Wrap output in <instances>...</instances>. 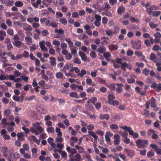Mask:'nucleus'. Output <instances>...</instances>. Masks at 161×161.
<instances>
[{"label": "nucleus", "instance_id": "nucleus-1", "mask_svg": "<svg viewBox=\"0 0 161 161\" xmlns=\"http://www.w3.org/2000/svg\"><path fill=\"white\" fill-rule=\"evenodd\" d=\"M137 147L139 148H143L147 146L148 143L147 140H142L141 139H138L136 142Z\"/></svg>", "mask_w": 161, "mask_h": 161}, {"label": "nucleus", "instance_id": "nucleus-2", "mask_svg": "<svg viewBox=\"0 0 161 161\" xmlns=\"http://www.w3.org/2000/svg\"><path fill=\"white\" fill-rule=\"evenodd\" d=\"M41 122H37L33 124V126L34 128L36 129V130H37L40 133H42L44 130L43 128L40 126Z\"/></svg>", "mask_w": 161, "mask_h": 161}, {"label": "nucleus", "instance_id": "nucleus-3", "mask_svg": "<svg viewBox=\"0 0 161 161\" xmlns=\"http://www.w3.org/2000/svg\"><path fill=\"white\" fill-rule=\"evenodd\" d=\"M141 41L140 40H138L134 42L133 45V47L134 48L138 50L141 48Z\"/></svg>", "mask_w": 161, "mask_h": 161}, {"label": "nucleus", "instance_id": "nucleus-4", "mask_svg": "<svg viewBox=\"0 0 161 161\" xmlns=\"http://www.w3.org/2000/svg\"><path fill=\"white\" fill-rule=\"evenodd\" d=\"M154 36L155 37L154 40L155 43H158L160 42L161 37V34L159 32H157L154 34Z\"/></svg>", "mask_w": 161, "mask_h": 161}, {"label": "nucleus", "instance_id": "nucleus-5", "mask_svg": "<svg viewBox=\"0 0 161 161\" xmlns=\"http://www.w3.org/2000/svg\"><path fill=\"white\" fill-rule=\"evenodd\" d=\"M155 43L153 38H150L149 39H146L144 41V43L147 47L151 46V44H153Z\"/></svg>", "mask_w": 161, "mask_h": 161}, {"label": "nucleus", "instance_id": "nucleus-6", "mask_svg": "<svg viewBox=\"0 0 161 161\" xmlns=\"http://www.w3.org/2000/svg\"><path fill=\"white\" fill-rule=\"evenodd\" d=\"M114 144L115 145H117L119 144L120 140L119 135L118 134H115L114 136Z\"/></svg>", "mask_w": 161, "mask_h": 161}, {"label": "nucleus", "instance_id": "nucleus-7", "mask_svg": "<svg viewBox=\"0 0 161 161\" xmlns=\"http://www.w3.org/2000/svg\"><path fill=\"white\" fill-rule=\"evenodd\" d=\"M125 9L123 6L119 7L118 8L117 12L118 14L119 15H121L122 13L125 12Z\"/></svg>", "mask_w": 161, "mask_h": 161}, {"label": "nucleus", "instance_id": "nucleus-8", "mask_svg": "<svg viewBox=\"0 0 161 161\" xmlns=\"http://www.w3.org/2000/svg\"><path fill=\"white\" fill-rule=\"evenodd\" d=\"M23 30L27 31L28 33L30 34H27L28 35H30L31 36L32 35V34L31 33V31H32V29L31 25H28L27 26L23 27Z\"/></svg>", "mask_w": 161, "mask_h": 161}, {"label": "nucleus", "instance_id": "nucleus-9", "mask_svg": "<svg viewBox=\"0 0 161 161\" xmlns=\"http://www.w3.org/2000/svg\"><path fill=\"white\" fill-rule=\"evenodd\" d=\"M45 42H39V45L41 48V50L43 51H47L48 49L45 46Z\"/></svg>", "mask_w": 161, "mask_h": 161}, {"label": "nucleus", "instance_id": "nucleus-10", "mask_svg": "<svg viewBox=\"0 0 161 161\" xmlns=\"http://www.w3.org/2000/svg\"><path fill=\"white\" fill-rule=\"evenodd\" d=\"M150 101L151 107L154 108H156L157 104L156 102V100L153 97H152Z\"/></svg>", "mask_w": 161, "mask_h": 161}, {"label": "nucleus", "instance_id": "nucleus-11", "mask_svg": "<svg viewBox=\"0 0 161 161\" xmlns=\"http://www.w3.org/2000/svg\"><path fill=\"white\" fill-rule=\"evenodd\" d=\"M8 150V148L6 147H3L2 148L1 151L3 153V156L5 157H7L8 156L7 152Z\"/></svg>", "mask_w": 161, "mask_h": 161}, {"label": "nucleus", "instance_id": "nucleus-12", "mask_svg": "<svg viewBox=\"0 0 161 161\" xmlns=\"http://www.w3.org/2000/svg\"><path fill=\"white\" fill-rule=\"evenodd\" d=\"M79 54L81 57V59L83 61H86L87 59V57L86 56L85 53L81 51H79Z\"/></svg>", "mask_w": 161, "mask_h": 161}, {"label": "nucleus", "instance_id": "nucleus-13", "mask_svg": "<svg viewBox=\"0 0 161 161\" xmlns=\"http://www.w3.org/2000/svg\"><path fill=\"white\" fill-rule=\"evenodd\" d=\"M88 133L89 135H91L94 138V140L95 141H97V139L98 138V136L96 135V133L92 131H89Z\"/></svg>", "mask_w": 161, "mask_h": 161}, {"label": "nucleus", "instance_id": "nucleus-14", "mask_svg": "<svg viewBox=\"0 0 161 161\" xmlns=\"http://www.w3.org/2000/svg\"><path fill=\"white\" fill-rule=\"evenodd\" d=\"M13 43L14 46L17 47L18 48H20L21 47L22 42L19 40L14 41Z\"/></svg>", "mask_w": 161, "mask_h": 161}, {"label": "nucleus", "instance_id": "nucleus-15", "mask_svg": "<svg viewBox=\"0 0 161 161\" xmlns=\"http://www.w3.org/2000/svg\"><path fill=\"white\" fill-rule=\"evenodd\" d=\"M51 65L52 66H54L56 64V59L54 57H51L50 58Z\"/></svg>", "mask_w": 161, "mask_h": 161}, {"label": "nucleus", "instance_id": "nucleus-16", "mask_svg": "<svg viewBox=\"0 0 161 161\" xmlns=\"http://www.w3.org/2000/svg\"><path fill=\"white\" fill-rule=\"evenodd\" d=\"M109 115L108 114L101 115L99 117L100 119L102 120L105 119L107 120H108L109 119Z\"/></svg>", "mask_w": 161, "mask_h": 161}, {"label": "nucleus", "instance_id": "nucleus-17", "mask_svg": "<svg viewBox=\"0 0 161 161\" xmlns=\"http://www.w3.org/2000/svg\"><path fill=\"white\" fill-rule=\"evenodd\" d=\"M156 58L157 57L154 53H151L149 58L150 60H153L154 63H156Z\"/></svg>", "mask_w": 161, "mask_h": 161}, {"label": "nucleus", "instance_id": "nucleus-18", "mask_svg": "<svg viewBox=\"0 0 161 161\" xmlns=\"http://www.w3.org/2000/svg\"><path fill=\"white\" fill-rule=\"evenodd\" d=\"M69 96L71 97H74L75 98H79V95H78L77 93L76 92H72L70 93Z\"/></svg>", "mask_w": 161, "mask_h": 161}, {"label": "nucleus", "instance_id": "nucleus-19", "mask_svg": "<svg viewBox=\"0 0 161 161\" xmlns=\"http://www.w3.org/2000/svg\"><path fill=\"white\" fill-rule=\"evenodd\" d=\"M106 50V49L105 47L104 46H100L97 49V51L98 52H99L100 53H103Z\"/></svg>", "mask_w": 161, "mask_h": 161}, {"label": "nucleus", "instance_id": "nucleus-20", "mask_svg": "<svg viewBox=\"0 0 161 161\" xmlns=\"http://www.w3.org/2000/svg\"><path fill=\"white\" fill-rule=\"evenodd\" d=\"M121 66L120 67L124 71H125V68L126 67H128V65L126 62H122L120 64Z\"/></svg>", "mask_w": 161, "mask_h": 161}, {"label": "nucleus", "instance_id": "nucleus-21", "mask_svg": "<svg viewBox=\"0 0 161 161\" xmlns=\"http://www.w3.org/2000/svg\"><path fill=\"white\" fill-rule=\"evenodd\" d=\"M108 103L109 104L111 105H118L119 104V102L117 100H115L114 101H111L109 102H108Z\"/></svg>", "mask_w": 161, "mask_h": 161}, {"label": "nucleus", "instance_id": "nucleus-22", "mask_svg": "<svg viewBox=\"0 0 161 161\" xmlns=\"http://www.w3.org/2000/svg\"><path fill=\"white\" fill-rule=\"evenodd\" d=\"M63 75V73L60 72H57L55 74V76L58 79L62 78Z\"/></svg>", "mask_w": 161, "mask_h": 161}, {"label": "nucleus", "instance_id": "nucleus-23", "mask_svg": "<svg viewBox=\"0 0 161 161\" xmlns=\"http://www.w3.org/2000/svg\"><path fill=\"white\" fill-rule=\"evenodd\" d=\"M23 5V3L20 1H16L15 3V5L17 7H21Z\"/></svg>", "mask_w": 161, "mask_h": 161}, {"label": "nucleus", "instance_id": "nucleus-24", "mask_svg": "<svg viewBox=\"0 0 161 161\" xmlns=\"http://www.w3.org/2000/svg\"><path fill=\"white\" fill-rule=\"evenodd\" d=\"M108 102H109L111 101H113L115 98V97L113 95L109 94L108 96Z\"/></svg>", "mask_w": 161, "mask_h": 161}, {"label": "nucleus", "instance_id": "nucleus-25", "mask_svg": "<svg viewBox=\"0 0 161 161\" xmlns=\"http://www.w3.org/2000/svg\"><path fill=\"white\" fill-rule=\"evenodd\" d=\"M58 34V35H60V37H64V30L62 29L61 28H60L59 29V30Z\"/></svg>", "mask_w": 161, "mask_h": 161}, {"label": "nucleus", "instance_id": "nucleus-26", "mask_svg": "<svg viewBox=\"0 0 161 161\" xmlns=\"http://www.w3.org/2000/svg\"><path fill=\"white\" fill-rule=\"evenodd\" d=\"M86 70L84 69H82L81 70L80 73L77 75V76L83 77L84 75L86 74Z\"/></svg>", "mask_w": 161, "mask_h": 161}, {"label": "nucleus", "instance_id": "nucleus-27", "mask_svg": "<svg viewBox=\"0 0 161 161\" xmlns=\"http://www.w3.org/2000/svg\"><path fill=\"white\" fill-rule=\"evenodd\" d=\"M10 114V110L9 109H5L3 112V114L6 116H8Z\"/></svg>", "mask_w": 161, "mask_h": 161}, {"label": "nucleus", "instance_id": "nucleus-28", "mask_svg": "<svg viewBox=\"0 0 161 161\" xmlns=\"http://www.w3.org/2000/svg\"><path fill=\"white\" fill-rule=\"evenodd\" d=\"M59 22L64 25H66L67 23V21L66 19L63 18L59 19Z\"/></svg>", "mask_w": 161, "mask_h": 161}, {"label": "nucleus", "instance_id": "nucleus-29", "mask_svg": "<svg viewBox=\"0 0 161 161\" xmlns=\"http://www.w3.org/2000/svg\"><path fill=\"white\" fill-rule=\"evenodd\" d=\"M153 10L151 7L146 8V11L149 15H151L153 13Z\"/></svg>", "mask_w": 161, "mask_h": 161}, {"label": "nucleus", "instance_id": "nucleus-30", "mask_svg": "<svg viewBox=\"0 0 161 161\" xmlns=\"http://www.w3.org/2000/svg\"><path fill=\"white\" fill-rule=\"evenodd\" d=\"M49 26H51L54 28H57L58 27V23H56L55 22L52 21L49 25Z\"/></svg>", "mask_w": 161, "mask_h": 161}, {"label": "nucleus", "instance_id": "nucleus-31", "mask_svg": "<svg viewBox=\"0 0 161 161\" xmlns=\"http://www.w3.org/2000/svg\"><path fill=\"white\" fill-rule=\"evenodd\" d=\"M127 55L128 56H131L132 55L134 54V52L131 50L129 49L127 52Z\"/></svg>", "mask_w": 161, "mask_h": 161}, {"label": "nucleus", "instance_id": "nucleus-32", "mask_svg": "<svg viewBox=\"0 0 161 161\" xmlns=\"http://www.w3.org/2000/svg\"><path fill=\"white\" fill-rule=\"evenodd\" d=\"M95 89L94 88L92 87H90L87 89L86 92L87 93L93 92H94Z\"/></svg>", "mask_w": 161, "mask_h": 161}, {"label": "nucleus", "instance_id": "nucleus-33", "mask_svg": "<svg viewBox=\"0 0 161 161\" xmlns=\"http://www.w3.org/2000/svg\"><path fill=\"white\" fill-rule=\"evenodd\" d=\"M149 25L150 27L152 29L158 26V25L154 24L152 22H150L149 23Z\"/></svg>", "mask_w": 161, "mask_h": 161}, {"label": "nucleus", "instance_id": "nucleus-34", "mask_svg": "<svg viewBox=\"0 0 161 161\" xmlns=\"http://www.w3.org/2000/svg\"><path fill=\"white\" fill-rule=\"evenodd\" d=\"M110 128L112 129L117 130L118 128V125L115 124H113L110 125Z\"/></svg>", "mask_w": 161, "mask_h": 161}, {"label": "nucleus", "instance_id": "nucleus-35", "mask_svg": "<svg viewBox=\"0 0 161 161\" xmlns=\"http://www.w3.org/2000/svg\"><path fill=\"white\" fill-rule=\"evenodd\" d=\"M161 13V12L159 11L155 12L153 11V15L155 17H157Z\"/></svg>", "mask_w": 161, "mask_h": 161}, {"label": "nucleus", "instance_id": "nucleus-36", "mask_svg": "<svg viewBox=\"0 0 161 161\" xmlns=\"http://www.w3.org/2000/svg\"><path fill=\"white\" fill-rule=\"evenodd\" d=\"M36 96L35 95L31 96L29 97H26L25 99L26 100L30 101L32 100L33 99L35 98Z\"/></svg>", "mask_w": 161, "mask_h": 161}, {"label": "nucleus", "instance_id": "nucleus-37", "mask_svg": "<svg viewBox=\"0 0 161 161\" xmlns=\"http://www.w3.org/2000/svg\"><path fill=\"white\" fill-rule=\"evenodd\" d=\"M42 35L43 36H47L49 34V32L47 30H44L41 32Z\"/></svg>", "mask_w": 161, "mask_h": 161}, {"label": "nucleus", "instance_id": "nucleus-38", "mask_svg": "<svg viewBox=\"0 0 161 161\" xmlns=\"http://www.w3.org/2000/svg\"><path fill=\"white\" fill-rule=\"evenodd\" d=\"M107 86L108 87L111 91L114 90L116 87L114 84H110L107 85Z\"/></svg>", "mask_w": 161, "mask_h": 161}, {"label": "nucleus", "instance_id": "nucleus-39", "mask_svg": "<svg viewBox=\"0 0 161 161\" xmlns=\"http://www.w3.org/2000/svg\"><path fill=\"white\" fill-rule=\"evenodd\" d=\"M47 130L49 133H53L54 131V128L53 127H48Z\"/></svg>", "mask_w": 161, "mask_h": 161}, {"label": "nucleus", "instance_id": "nucleus-40", "mask_svg": "<svg viewBox=\"0 0 161 161\" xmlns=\"http://www.w3.org/2000/svg\"><path fill=\"white\" fill-rule=\"evenodd\" d=\"M94 105L95 106V108L97 109H99L101 107V103L99 102H97V103H95Z\"/></svg>", "mask_w": 161, "mask_h": 161}, {"label": "nucleus", "instance_id": "nucleus-41", "mask_svg": "<svg viewBox=\"0 0 161 161\" xmlns=\"http://www.w3.org/2000/svg\"><path fill=\"white\" fill-rule=\"evenodd\" d=\"M143 36L145 38H149L150 39V38H153L151 37V35L147 33L143 34Z\"/></svg>", "mask_w": 161, "mask_h": 161}, {"label": "nucleus", "instance_id": "nucleus-42", "mask_svg": "<svg viewBox=\"0 0 161 161\" xmlns=\"http://www.w3.org/2000/svg\"><path fill=\"white\" fill-rule=\"evenodd\" d=\"M63 140V138L62 137V136H58L56 139H55V142H62Z\"/></svg>", "mask_w": 161, "mask_h": 161}, {"label": "nucleus", "instance_id": "nucleus-43", "mask_svg": "<svg viewBox=\"0 0 161 161\" xmlns=\"http://www.w3.org/2000/svg\"><path fill=\"white\" fill-rule=\"evenodd\" d=\"M154 155V153L152 151H149L147 153V156L148 158H151Z\"/></svg>", "mask_w": 161, "mask_h": 161}, {"label": "nucleus", "instance_id": "nucleus-44", "mask_svg": "<svg viewBox=\"0 0 161 161\" xmlns=\"http://www.w3.org/2000/svg\"><path fill=\"white\" fill-rule=\"evenodd\" d=\"M69 65L67 64H65L64 66V68L62 69V71L64 72V71H66V70H68L69 69Z\"/></svg>", "mask_w": 161, "mask_h": 161}, {"label": "nucleus", "instance_id": "nucleus-45", "mask_svg": "<svg viewBox=\"0 0 161 161\" xmlns=\"http://www.w3.org/2000/svg\"><path fill=\"white\" fill-rule=\"evenodd\" d=\"M150 147L153 149H155V151H156L157 149L158 148V146L157 145L153 143H152L150 144Z\"/></svg>", "mask_w": 161, "mask_h": 161}, {"label": "nucleus", "instance_id": "nucleus-46", "mask_svg": "<svg viewBox=\"0 0 161 161\" xmlns=\"http://www.w3.org/2000/svg\"><path fill=\"white\" fill-rule=\"evenodd\" d=\"M108 19L106 17H103L102 18V23L105 25L108 22Z\"/></svg>", "mask_w": 161, "mask_h": 161}, {"label": "nucleus", "instance_id": "nucleus-47", "mask_svg": "<svg viewBox=\"0 0 161 161\" xmlns=\"http://www.w3.org/2000/svg\"><path fill=\"white\" fill-rule=\"evenodd\" d=\"M7 31V33L10 36H12L14 34V31L12 29H8Z\"/></svg>", "mask_w": 161, "mask_h": 161}, {"label": "nucleus", "instance_id": "nucleus-48", "mask_svg": "<svg viewBox=\"0 0 161 161\" xmlns=\"http://www.w3.org/2000/svg\"><path fill=\"white\" fill-rule=\"evenodd\" d=\"M6 23L9 27H10L12 25V22L9 19H8L6 20Z\"/></svg>", "mask_w": 161, "mask_h": 161}, {"label": "nucleus", "instance_id": "nucleus-49", "mask_svg": "<svg viewBox=\"0 0 161 161\" xmlns=\"http://www.w3.org/2000/svg\"><path fill=\"white\" fill-rule=\"evenodd\" d=\"M24 149L26 151H28L29 149V145L26 143L24 144L23 146Z\"/></svg>", "mask_w": 161, "mask_h": 161}, {"label": "nucleus", "instance_id": "nucleus-50", "mask_svg": "<svg viewBox=\"0 0 161 161\" xmlns=\"http://www.w3.org/2000/svg\"><path fill=\"white\" fill-rule=\"evenodd\" d=\"M13 99L15 101H18L19 102H21L20 100L19 99V96L14 95L13 96Z\"/></svg>", "mask_w": 161, "mask_h": 161}, {"label": "nucleus", "instance_id": "nucleus-51", "mask_svg": "<svg viewBox=\"0 0 161 161\" xmlns=\"http://www.w3.org/2000/svg\"><path fill=\"white\" fill-rule=\"evenodd\" d=\"M95 18L96 19L95 21H100L101 20V16L98 14H96L95 16Z\"/></svg>", "mask_w": 161, "mask_h": 161}, {"label": "nucleus", "instance_id": "nucleus-52", "mask_svg": "<svg viewBox=\"0 0 161 161\" xmlns=\"http://www.w3.org/2000/svg\"><path fill=\"white\" fill-rule=\"evenodd\" d=\"M90 55L92 58H95L97 56L96 53L93 51H92L90 52Z\"/></svg>", "mask_w": 161, "mask_h": 161}, {"label": "nucleus", "instance_id": "nucleus-53", "mask_svg": "<svg viewBox=\"0 0 161 161\" xmlns=\"http://www.w3.org/2000/svg\"><path fill=\"white\" fill-rule=\"evenodd\" d=\"M74 63L78 64H80L81 63L80 59L77 58H76L74 59Z\"/></svg>", "mask_w": 161, "mask_h": 161}, {"label": "nucleus", "instance_id": "nucleus-54", "mask_svg": "<svg viewBox=\"0 0 161 161\" xmlns=\"http://www.w3.org/2000/svg\"><path fill=\"white\" fill-rule=\"evenodd\" d=\"M160 49L159 46L157 45H155L153 46V47L152 50L153 51H156L159 50Z\"/></svg>", "mask_w": 161, "mask_h": 161}, {"label": "nucleus", "instance_id": "nucleus-55", "mask_svg": "<svg viewBox=\"0 0 161 161\" xmlns=\"http://www.w3.org/2000/svg\"><path fill=\"white\" fill-rule=\"evenodd\" d=\"M127 81L130 84L133 83L135 82V80L133 78H131L130 79H128Z\"/></svg>", "mask_w": 161, "mask_h": 161}, {"label": "nucleus", "instance_id": "nucleus-56", "mask_svg": "<svg viewBox=\"0 0 161 161\" xmlns=\"http://www.w3.org/2000/svg\"><path fill=\"white\" fill-rule=\"evenodd\" d=\"M109 2L111 6H113L117 3V0H109Z\"/></svg>", "mask_w": 161, "mask_h": 161}, {"label": "nucleus", "instance_id": "nucleus-57", "mask_svg": "<svg viewBox=\"0 0 161 161\" xmlns=\"http://www.w3.org/2000/svg\"><path fill=\"white\" fill-rule=\"evenodd\" d=\"M14 75L17 77L21 75V73L17 70H15L14 72Z\"/></svg>", "mask_w": 161, "mask_h": 161}, {"label": "nucleus", "instance_id": "nucleus-58", "mask_svg": "<svg viewBox=\"0 0 161 161\" xmlns=\"http://www.w3.org/2000/svg\"><path fill=\"white\" fill-rule=\"evenodd\" d=\"M20 78L25 82L28 81L29 79L28 77L25 75L21 76Z\"/></svg>", "mask_w": 161, "mask_h": 161}, {"label": "nucleus", "instance_id": "nucleus-59", "mask_svg": "<svg viewBox=\"0 0 161 161\" xmlns=\"http://www.w3.org/2000/svg\"><path fill=\"white\" fill-rule=\"evenodd\" d=\"M157 89L156 90V91L158 92H159L161 91V83H158L157 85Z\"/></svg>", "mask_w": 161, "mask_h": 161}, {"label": "nucleus", "instance_id": "nucleus-60", "mask_svg": "<svg viewBox=\"0 0 161 161\" xmlns=\"http://www.w3.org/2000/svg\"><path fill=\"white\" fill-rule=\"evenodd\" d=\"M53 44L54 45L58 46L60 45V42L59 41L55 40L53 41Z\"/></svg>", "mask_w": 161, "mask_h": 161}, {"label": "nucleus", "instance_id": "nucleus-61", "mask_svg": "<svg viewBox=\"0 0 161 161\" xmlns=\"http://www.w3.org/2000/svg\"><path fill=\"white\" fill-rule=\"evenodd\" d=\"M70 139L71 140H72L74 141V142L76 143V142L78 141V138L76 137H71Z\"/></svg>", "mask_w": 161, "mask_h": 161}, {"label": "nucleus", "instance_id": "nucleus-62", "mask_svg": "<svg viewBox=\"0 0 161 161\" xmlns=\"http://www.w3.org/2000/svg\"><path fill=\"white\" fill-rule=\"evenodd\" d=\"M111 7L109 6V5L107 3H106L105 5V6L104 8V10H105L106 11H107L108 9H109Z\"/></svg>", "mask_w": 161, "mask_h": 161}, {"label": "nucleus", "instance_id": "nucleus-63", "mask_svg": "<svg viewBox=\"0 0 161 161\" xmlns=\"http://www.w3.org/2000/svg\"><path fill=\"white\" fill-rule=\"evenodd\" d=\"M86 82L87 84L90 85L92 82V80L91 79H86Z\"/></svg>", "mask_w": 161, "mask_h": 161}, {"label": "nucleus", "instance_id": "nucleus-64", "mask_svg": "<svg viewBox=\"0 0 161 161\" xmlns=\"http://www.w3.org/2000/svg\"><path fill=\"white\" fill-rule=\"evenodd\" d=\"M62 11L64 13L68 11V8L65 6H63L61 7Z\"/></svg>", "mask_w": 161, "mask_h": 161}]
</instances>
